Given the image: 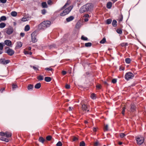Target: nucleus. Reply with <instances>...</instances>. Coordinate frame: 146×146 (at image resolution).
Masks as SVG:
<instances>
[{
	"label": "nucleus",
	"mask_w": 146,
	"mask_h": 146,
	"mask_svg": "<svg viewBox=\"0 0 146 146\" xmlns=\"http://www.w3.org/2000/svg\"><path fill=\"white\" fill-rule=\"evenodd\" d=\"M135 138L137 144L139 145H141L144 142L145 140L144 137L141 136H136Z\"/></svg>",
	"instance_id": "nucleus-1"
},
{
	"label": "nucleus",
	"mask_w": 146,
	"mask_h": 146,
	"mask_svg": "<svg viewBox=\"0 0 146 146\" xmlns=\"http://www.w3.org/2000/svg\"><path fill=\"white\" fill-rule=\"evenodd\" d=\"M73 8V6H70L68 8L65 9L63 12L60 14L61 16H63L68 14L71 11Z\"/></svg>",
	"instance_id": "nucleus-2"
},
{
	"label": "nucleus",
	"mask_w": 146,
	"mask_h": 146,
	"mask_svg": "<svg viewBox=\"0 0 146 146\" xmlns=\"http://www.w3.org/2000/svg\"><path fill=\"white\" fill-rule=\"evenodd\" d=\"M37 34V33L36 31H34L31 34V40L33 42H35L37 41V39L36 38Z\"/></svg>",
	"instance_id": "nucleus-3"
},
{
	"label": "nucleus",
	"mask_w": 146,
	"mask_h": 146,
	"mask_svg": "<svg viewBox=\"0 0 146 146\" xmlns=\"http://www.w3.org/2000/svg\"><path fill=\"white\" fill-rule=\"evenodd\" d=\"M134 76V75L131 72L127 73L125 75V78L127 80L132 78Z\"/></svg>",
	"instance_id": "nucleus-4"
},
{
	"label": "nucleus",
	"mask_w": 146,
	"mask_h": 146,
	"mask_svg": "<svg viewBox=\"0 0 146 146\" xmlns=\"http://www.w3.org/2000/svg\"><path fill=\"white\" fill-rule=\"evenodd\" d=\"M13 31V29L12 27L9 26L5 29V32L8 35L11 34Z\"/></svg>",
	"instance_id": "nucleus-5"
},
{
	"label": "nucleus",
	"mask_w": 146,
	"mask_h": 146,
	"mask_svg": "<svg viewBox=\"0 0 146 146\" xmlns=\"http://www.w3.org/2000/svg\"><path fill=\"white\" fill-rule=\"evenodd\" d=\"M7 48L8 49H6L5 51V53H7L9 55L12 56L14 53V51L11 49L9 48L8 47H7L6 48L7 49Z\"/></svg>",
	"instance_id": "nucleus-6"
},
{
	"label": "nucleus",
	"mask_w": 146,
	"mask_h": 146,
	"mask_svg": "<svg viewBox=\"0 0 146 146\" xmlns=\"http://www.w3.org/2000/svg\"><path fill=\"white\" fill-rule=\"evenodd\" d=\"M85 6L87 9V11H90L92 10L93 8V5L91 3H87L85 5Z\"/></svg>",
	"instance_id": "nucleus-7"
},
{
	"label": "nucleus",
	"mask_w": 146,
	"mask_h": 146,
	"mask_svg": "<svg viewBox=\"0 0 146 146\" xmlns=\"http://www.w3.org/2000/svg\"><path fill=\"white\" fill-rule=\"evenodd\" d=\"M5 135V133L3 132H0V135L2 136L1 137L0 139L2 141H5L6 142H8L9 141V140L6 138H5L3 136H4Z\"/></svg>",
	"instance_id": "nucleus-8"
},
{
	"label": "nucleus",
	"mask_w": 146,
	"mask_h": 146,
	"mask_svg": "<svg viewBox=\"0 0 146 146\" xmlns=\"http://www.w3.org/2000/svg\"><path fill=\"white\" fill-rule=\"evenodd\" d=\"M43 22L39 24L38 25V29L39 30L44 29L46 28V27Z\"/></svg>",
	"instance_id": "nucleus-9"
},
{
	"label": "nucleus",
	"mask_w": 146,
	"mask_h": 146,
	"mask_svg": "<svg viewBox=\"0 0 146 146\" xmlns=\"http://www.w3.org/2000/svg\"><path fill=\"white\" fill-rule=\"evenodd\" d=\"M86 11H87L85 5L82 7L80 10V12L81 13H83Z\"/></svg>",
	"instance_id": "nucleus-10"
},
{
	"label": "nucleus",
	"mask_w": 146,
	"mask_h": 146,
	"mask_svg": "<svg viewBox=\"0 0 146 146\" xmlns=\"http://www.w3.org/2000/svg\"><path fill=\"white\" fill-rule=\"evenodd\" d=\"M43 23L44 24V25L46 28L49 27L51 24V22L49 21H44L43 22Z\"/></svg>",
	"instance_id": "nucleus-11"
},
{
	"label": "nucleus",
	"mask_w": 146,
	"mask_h": 146,
	"mask_svg": "<svg viewBox=\"0 0 146 146\" xmlns=\"http://www.w3.org/2000/svg\"><path fill=\"white\" fill-rule=\"evenodd\" d=\"M4 43L6 45L9 46H11L12 45L11 42L9 40H5Z\"/></svg>",
	"instance_id": "nucleus-12"
},
{
	"label": "nucleus",
	"mask_w": 146,
	"mask_h": 146,
	"mask_svg": "<svg viewBox=\"0 0 146 146\" xmlns=\"http://www.w3.org/2000/svg\"><path fill=\"white\" fill-rule=\"evenodd\" d=\"M22 46V43L21 42H18L16 43V48L18 49L21 48Z\"/></svg>",
	"instance_id": "nucleus-13"
},
{
	"label": "nucleus",
	"mask_w": 146,
	"mask_h": 146,
	"mask_svg": "<svg viewBox=\"0 0 146 146\" xmlns=\"http://www.w3.org/2000/svg\"><path fill=\"white\" fill-rule=\"evenodd\" d=\"M135 106L133 104H131L130 105V111L131 112H133L135 111L136 109Z\"/></svg>",
	"instance_id": "nucleus-14"
},
{
	"label": "nucleus",
	"mask_w": 146,
	"mask_h": 146,
	"mask_svg": "<svg viewBox=\"0 0 146 146\" xmlns=\"http://www.w3.org/2000/svg\"><path fill=\"white\" fill-rule=\"evenodd\" d=\"M71 3V1L70 0H68L67 2L64 6L62 8V9H65L67 6L69 5Z\"/></svg>",
	"instance_id": "nucleus-15"
},
{
	"label": "nucleus",
	"mask_w": 146,
	"mask_h": 146,
	"mask_svg": "<svg viewBox=\"0 0 146 146\" xmlns=\"http://www.w3.org/2000/svg\"><path fill=\"white\" fill-rule=\"evenodd\" d=\"M82 108L83 111H85L87 110L88 107L86 104H84L82 105Z\"/></svg>",
	"instance_id": "nucleus-16"
},
{
	"label": "nucleus",
	"mask_w": 146,
	"mask_h": 146,
	"mask_svg": "<svg viewBox=\"0 0 146 146\" xmlns=\"http://www.w3.org/2000/svg\"><path fill=\"white\" fill-rule=\"evenodd\" d=\"M74 18L73 16H70L66 19V21L67 22H69L73 20Z\"/></svg>",
	"instance_id": "nucleus-17"
},
{
	"label": "nucleus",
	"mask_w": 146,
	"mask_h": 146,
	"mask_svg": "<svg viewBox=\"0 0 146 146\" xmlns=\"http://www.w3.org/2000/svg\"><path fill=\"white\" fill-rule=\"evenodd\" d=\"M5 136L7 137H9L11 136L12 133L10 132L7 131L5 132Z\"/></svg>",
	"instance_id": "nucleus-18"
},
{
	"label": "nucleus",
	"mask_w": 146,
	"mask_h": 146,
	"mask_svg": "<svg viewBox=\"0 0 146 146\" xmlns=\"http://www.w3.org/2000/svg\"><path fill=\"white\" fill-rule=\"evenodd\" d=\"M82 25L80 22L78 21L76 23V27L77 29L80 28Z\"/></svg>",
	"instance_id": "nucleus-19"
},
{
	"label": "nucleus",
	"mask_w": 146,
	"mask_h": 146,
	"mask_svg": "<svg viewBox=\"0 0 146 146\" xmlns=\"http://www.w3.org/2000/svg\"><path fill=\"white\" fill-rule=\"evenodd\" d=\"M112 6V3L111 2H109L107 3L106 7L108 9H110Z\"/></svg>",
	"instance_id": "nucleus-20"
},
{
	"label": "nucleus",
	"mask_w": 146,
	"mask_h": 146,
	"mask_svg": "<svg viewBox=\"0 0 146 146\" xmlns=\"http://www.w3.org/2000/svg\"><path fill=\"white\" fill-rule=\"evenodd\" d=\"M41 84L39 83L36 84L35 86V88L36 89H39L41 87Z\"/></svg>",
	"instance_id": "nucleus-21"
},
{
	"label": "nucleus",
	"mask_w": 146,
	"mask_h": 146,
	"mask_svg": "<svg viewBox=\"0 0 146 146\" xmlns=\"http://www.w3.org/2000/svg\"><path fill=\"white\" fill-rule=\"evenodd\" d=\"M51 79L50 77H46L45 78L44 80L46 82H50L51 81Z\"/></svg>",
	"instance_id": "nucleus-22"
},
{
	"label": "nucleus",
	"mask_w": 146,
	"mask_h": 146,
	"mask_svg": "<svg viewBox=\"0 0 146 146\" xmlns=\"http://www.w3.org/2000/svg\"><path fill=\"white\" fill-rule=\"evenodd\" d=\"M29 20V17H24L22 19V21H26Z\"/></svg>",
	"instance_id": "nucleus-23"
},
{
	"label": "nucleus",
	"mask_w": 146,
	"mask_h": 146,
	"mask_svg": "<svg viewBox=\"0 0 146 146\" xmlns=\"http://www.w3.org/2000/svg\"><path fill=\"white\" fill-rule=\"evenodd\" d=\"M30 29V26L28 25H26L25 28V31H29Z\"/></svg>",
	"instance_id": "nucleus-24"
},
{
	"label": "nucleus",
	"mask_w": 146,
	"mask_h": 146,
	"mask_svg": "<svg viewBox=\"0 0 146 146\" xmlns=\"http://www.w3.org/2000/svg\"><path fill=\"white\" fill-rule=\"evenodd\" d=\"M33 85L32 84H29L27 88L29 90H32L33 88Z\"/></svg>",
	"instance_id": "nucleus-25"
},
{
	"label": "nucleus",
	"mask_w": 146,
	"mask_h": 146,
	"mask_svg": "<svg viewBox=\"0 0 146 146\" xmlns=\"http://www.w3.org/2000/svg\"><path fill=\"white\" fill-rule=\"evenodd\" d=\"M125 60L126 63L129 64L131 62V60L130 58H125Z\"/></svg>",
	"instance_id": "nucleus-26"
},
{
	"label": "nucleus",
	"mask_w": 146,
	"mask_h": 146,
	"mask_svg": "<svg viewBox=\"0 0 146 146\" xmlns=\"http://www.w3.org/2000/svg\"><path fill=\"white\" fill-rule=\"evenodd\" d=\"M38 140L40 142L43 143L45 140L43 137H40L39 138Z\"/></svg>",
	"instance_id": "nucleus-27"
},
{
	"label": "nucleus",
	"mask_w": 146,
	"mask_h": 146,
	"mask_svg": "<svg viewBox=\"0 0 146 146\" xmlns=\"http://www.w3.org/2000/svg\"><path fill=\"white\" fill-rule=\"evenodd\" d=\"M117 22L115 20H113L112 23L113 26L114 27H116L117 26Z\"/></svg>",
	"instance_id": "nucleus-28"
},
{
	"label": "nucleus",
	"mask_w": 146,
	"mask_h": 146,
	"mask_svg": "<svg viewBox=\"0 0 146 146\" xmlns=\"http://www.w3.org/2000/svg\"><path fill=\"white\" fill-rule=\"evenodd\" d=\"M12 88L13 90H15L16 88H18L17 85L16 84H14V83L12 84Z\"/></svg>",
	"instance_id": "nucleus-29"
},
{
	"label": "nucleus",
	"mask_w": 146,
	"mask_h": 146,
	"mask_svg": "<svg viewBox=\"0 0 146 146\" xmlns=\"http://www.w3.org/2000/svg\"><path fill=\"white\" fill-rule=\"evenodd\" d=\"M43 76L41 75H40L37 77V79L39 80H43Z\"/></svg>",
	"instance_id": "nucleus-30"
},
{
	"label": "nucleus",
	"mask_w": 146,
	"mask_h": 146,
	"mask_svg": "<svg viewBox=\"0 0 146 146\" xmlns=\"http://www.w3.org/2000/svg\"><path fill=\"white\" fill-rule=\"evenodd\" d=\"M6 26V24L3 23H1L0 24V28H3Z\"/></svg>",
	"instance_id": "nucleus-31"
},
{
	"label": "nucleus",
	"mask_w": 146,
	"mask_h": 146,
	"mask_svg": "<svg viewBox=\"0 0 146 146\" xmlns=\"http://www.w3.org/2000/svg\"><path fill=\"white\" fill-rule=\"evenodd\" d=\"M42 6L43 8H47V4L45 2H43L42 3Z\"/></svg>",
	"instance_id": "nucleus-32"
},
{
	"label": "nucleus",
	"mask_w": 146,
	"mask_h": 146,
	"mask_svg": "<svg viewBox=\"0 0 146 146\" xmlns=\"http://www.w3.org/2000/svg\"><path fill=\"white\" fill-rule=\"evenodd\" d=\"M11 15L13 17H15L17 15V13L15 11H12L11 13Z\"/></svg>",
	"instance_id": "nucleus-33"
},
{
	"label": "nucleus",
	"mask_w": 146,
	"mask_h": 146,
	"mask_svg": "<svg viewBox=\"0 0 146 146\" xmlns=\"http://www.w3.org/2000/svg\"><path fill=\"white\" fill-rule=\"evenodd\" d=\"M72 141H76L78 140V138L77 137L73 136L72 137Z\"/></svg>",
	"instance_id": "nucleus-34"
},
{
	"label": "nucleus",
	"mask_w": 146,
	"mask_h": 146,
	"mask_svg": "<svg viewBox=\"0 0 146 146\" xmlns=\"http://www.w3.org/2000/svg\"><path fill=\"white\" fill-rule=\"evenodd\" d=\"M92 44L91 42H88L85 43V46L86 47H90L91 46Z\"/></svg>",
	"instance_id": "nucleus-35"
},
{
	"label": "nucleus",
	"mask_w": 146,
	"mask_h": 146,
	"mask_svg": "<svg viewBox=\"0 0 146 146\" xmlns=\"http://www.w3.org/2000/svg\"><path fill=\"white\" fill-rule=\"evenodd\" d=\"M3 43H0V50H2L3 49V46H5Z\"/></svg>",
	"instance_id": "nucleus-36"
},
{
	"label": "nucleus",
	"mask_w": 146,
	"mask_h": 146,
	"mask_svg": "<svg viewBox=\"0 0 146 146\" xmlns=\"http://www.w3.org/2000/svg\"><path fill=\"white\" fill-rule=\"evenodd\" d=\"M106 42V39L104 37L103 39L100 41V43L101 44H104Z\"/></svg>",
	"instance_id": "nucleus-37"
},
{
	"label": "nucleus",
	"mask_w": 146,
	"mask_h": 146,
	"mask_svg": "<svg viewBox=\"0 0 146 146\" xmlns=\"http://www.w3.org/2000/svg\"><path fill=\"white\" fill-rule=\"evenodd\" d=\"M2 21H5L7 19V18L5 16H2L0 17Z\"/></svg>",
	"instance_id": "nucleus-38"
},
{
	"label": "nucleus",
	"mask_w": 146,
	"mask_h": 146,
	"mask_svg": "<svg viewBox=\"0 0 146 146\" xmlns=\"http://www.w3.org/2000/svg\"><path fill=\"white\" fill-rule=\"evenodd\" d=\"M112 22V20L110 19H108L106 20V23L107 24H109L111 23V22Z\"/></svg>",
	"instance_id": "nucleus-39"
},
{
	"label": "nucleus",
	"mask_w": 146,
	"mask_h": 146,
	"mask_svg": "<svg viewBox=\"0 0 146 146\" xmlns=\"http://www.w3.org/2000/svg\"><path fill=\"white\" fill-rule=\"evenodd\" d=\"M91 98L93 99H95L96 98V95L94 94H92L91 95Z\"/></svg>",
	"instance_id": "nucleus-40"
},
{
	"label": "nucleus",
	"mask_w": 146,
	"mask_h": 146,
	"mask_svg": "<svg viewBox=\"0 0 146 146\" xmlns=\"http://www.w3.org/2000/svg\"><path fill=\"white\" fill-rule=\"evenodd\" d=\"M108 125H106L104 126V131H106L108 130Z\"/></svg>",
	"instance_id": "nucleus-41"
},
{
	"label": "nucleus",
	"mask_w": 146,
	"mask_h": 146,
	"mask_svg": "<svg viewBox=\"0 0 146 146\" xmlns=\"http://www.w3.org/2000/svg\"><path fill=\"white\" fill-rule=\"evenodd\" d=\"M116 31L117 33L119 34H121L122 33V30L120 29H117Z\"/></svg>",
	"instance_id": "nucleus-42"
},
{
	"label": "nucleus",
	"mask_w": 146,
	"mask_h": 146,
	"mask_svg": "<svg viewBox=\"0 0 146 146\" xmlns=\"http://www.w3.org/2000/svg\"><path fill=\"white\" fill-rule=\"evenodd\" d=\"M85 143L84 141H82L80 143V146H85Z\"/></svg>",
	"instance_id": "nucleus-43"
},
{
	"label": "nucleus",
	"mask_w": 146,
	"mask_h": 146,
	"mask_svg": "<svg viewBox=\"0 0 146 146\" xmlns=\"http://www.w3.org/2000/svg\"><path fill=\"white\" fill-rule=\"evenodd\" d=\"M125 136V134L123 133H120L119 136L120 137L122 138L124 137Z\"/></svg>",
	"instance_id": "nucleus-44"
},
{
	"label": "nucleus",
	"mask_w": 146,
	"mask_h": 146,
	"mask_svg": "<svg viewBox=\"0 0 146 146\" xmlns=\"http://www.w3.org/2000/svg\"><path fill=\"white\" fill-rule=\"evenodd\" d=\"M5 60V59H1L0 60V63L4 64Z\"/></svg>",
	"instance_id": "nucleus-45"
},
{
	"label": "nucleus",
	"mask_w": 146,
	"mask_h": 146,
	"mask_svg": "<svg viewBox=\"0 0 146 146\" xmlns=\"http://www.w3.org/2000/svg\"><path fill=\"white\" fill-rule=\"evenodd\" d=\"M81 38L82 40H88V38L87 37L84 36H82L81 37Z\"/></svg>",
	"instance_id": "nucleus-46"
},
{
	"label": "nucleus",
	"mask_w": 146,
	"mask_h": 146,
	"mask_svg": "<svg viewBox=\"0 0 146 146\" xmlns=\"http://www.w3.org/2000/svg\"><path fill=\"white\" fill-rule=\"evenodd\" d=\"M57 146H62V144L61 141H59L56 144Z\"/></svg>",
	"instance_id": "nucleus-47"
},
{
	"label": "nucleus",
	"mask_w": 146,
	"mask_h": 146,
	"mask_svg": "<svg viewBox=\"0 0 146 146\" xmlns=\"http://www.w3.org/2000/svg\"><path fill=\"white\" fill-rule=\"evenodd\" d=\"M45 70L47 71H52L53 70L50 67L49 68H45Z\"/></svg>",
	"instance_id": "nucleus-48"
},
{
	"label": "nucleus",
	"mask_w": 146,
	"mask_h": 146,
	"mask_svg": "<svg viewBox=\"0 0 146 146\" xmlns=\"http://www.w3.org/2000/svg\"><path fill=\"white\" fill-rule=\"evenodd\" d=\"M10 62V60H5L4 64H6L9 63Z\"/></svg>",
	"instance_id": "nucleus-49"
},
{
	"label": "nucleus",
	"mask_w": 146,
	"mask_h": 146,
	"mask_svg": "<svg viewBox=\"0 0 146 146\" xmlns=\"http://www.w3.org/2000/svg\"><path fill=\"white\" fill-rule=\"evenodd\" d=\"M52 137L50 136H47L46 137V139L48 141H50L51 140V139Z\"/></svg>",
	"instance_id": "nucleus-50"
},
{
	"label": "nucleus",
	"mask_w": 146,
	"mask_h": 146,
	"mask_svg": "<svg viewBox=\"0 0 146 146\" xmlns=\"http://www.w3.org/2000/svg\"><path fill=\"white\" fill-rule=\"evenodd\" d=\"M31 67H32L33 68V69L35 70H38V68L37 67H35V66H31Z\"/></svg>",
	"instance_id": "nucleus-51"
},
{
	"label": "nucleus",
	"mask_w": 146,
	"mask_h": 146,
	"mask_svg": "<svg viewBox=\"0 0 146 146\" xmlns=\"http://www.w3.org/2000/svg\"><path fill=\"white\" fill-rule=\"evenodd\" d=\"M117 82V79H113L112 80V82L113 84L116 83Z\"/></svg>",
	"instance_id": "nucleus-52"
},
{
	"label": "nucleus",
	"mask_w": 146,
	"mask_h": 146,
	"mask_svg": "<svg viewBox=\"0 0 146 146\" xmlns=\"http://www.w3.org/2000/svg\"><path fill=\"white\" fill-rule=\"evenodd\" d=\"M125 107H124L123 108V110L122 112V113L123 115H124V113L125 111Z\"/></svg>",
	"instance_id": "nucleus-53"
},
{
	"label": "nucleus",
	"mask_w": 146,
	"mask_h": 146,
	"mask_svg": "<svg viewBox=\"0 0 146 146\" xmlns=\"http://www.w3.org/2000/svg\"><path fill=\"white\" fill-rule=\"evenodd\" d=\"M7 0H0V3H6Z\"/></svg>",
	"instance_id": "nucleus-54"
},
{
	"label": "nucleus",
	"mask_w": 146,
	"mask_h": 146,
	"mask_svg": "<svg viewBox=\"0 0 146 146\" xmlns=\"http://www.w3.org/2000/svg\"><path fill=\"white\" fill-rule=\"evenodd\" d=\"M46 11L45 9H44L42 10V13L43 14H45L46 13Z\"/></svg>",
	"instance_id": "nucleus-55"
},
{
	"label": "nucleus",
	"mask_w": 146,
	"mask_h": 146,
	"mask_svg": "<svg viewBox=\"0 0 146 146\" xmlns=\"http://www.w3.org/2000/svg\"><path fill=\"white\" fill-rule=\"evenodd\" d=\"M97 88L98 89H100L101 88V85L100 84L96 86Z\"/></svg>",
	"instance_id": "nucleus-56"
},
{
	"label": "nucleus",
	"mask_w": 146,
	"mask_h": 146,
	"mask_svg": "<svg viewBox=\"0 0 146 146\" xmlns=\"http://www.w3.org/2000/svg\"><path fill=\"white\" fill-rule=\"evenodd\" d=\"M52 1L50 0H48L47 1V3L48 5H51Z\"/></svg>",
	"instance_id": "nucleus-57"
},
{
	"label": "nucleus",
	"mask_w": 146,
	"mask_h": 146,
	"mask_svg": "<svg viewBox=\"0 0 146 146\" xmlns=\"http://www.w3.org/2000/svg\"><path fill=\"white\" fill-rule=\"evenodd\" d=\"M65 88L66 89H69L70 88V86L68 84H66L65 86Z\"/></svg>",
	"instance_id": "nucleus-58"
},
{
	"label": "nucleus",
	"mask_w": 146,
	"mask_h": 146,
	"mask_svg": "<svg viewBox=\"0 0 146 146\" xmlns=\"http://www.w3.org/2000/svg\"><path fill=\"white\" fill-rule=\"evenodd\" d=\"M123 19V16L121 15V18H120L119 19V21H122Z\"/></svg>",
	"instance_id": "nucleus-59"
},
{
	"label": "nucleus",
	"mask_w": 146,
	"mask_h": 146,
	"mask_svg": "<svg viewBox=\"0 0 146 146\" xmlns=\"http://www.w3.org/2000/svg\"><path fill=\"white\" fill-rule=\"evenodd\" d=\"M25 35V34L24 33H20V35L22 37H23Z\"/></svg>",
	"instance_id": "nucleus-60"
},
{
	"label": "nucleus",
	"mask_w": 146,
	"mask_h": 146,
	"mask_svg": "<svg viewBox=\"0 0 146 146\" xmlns=\"http://www.w3.org/2000/svg\"><path fill=\"white\" fill-rule=\"evenodd\" d=\"M125 44H127V43H123L121 44V45L122 46H125Z\"/></svg>",
	"instance_id": "nucleus-61"
},
{
	"label": "nucleus",
	"mask_w": 146,
	"mask_h": 146,
	"mask_svg": "<svg viewBox=\"0 0 146 146\" xmlns=\"http://www.w3.org/2000/svg\"><path fill=\"white\" fill-rule=\"evenodd\" d=\"M66 72L65 71H63L62 72V73L63 75H65L66 74Z\"/></svg>",
	"instance_id": "nucleus-62"
},
{
	"label": "nucleus",
	"mask_w": 146,
	"mask_h": 146,
	"mask_svg": "<svg viewBox=\"0 0 146 146\" xmlns=\"http://www.w3.org/2000/svg\"><path fill=\"white\" fill-rule=\"evenodd\" d=\"M5 90V88H2L0 90V92L2 93H3V92Z\"/></svg>",
	"instance_id": "nucleus-63"
},
{
	"label": "nucleus",
	"mask_w": 146,
	"mask_h": 146,
	"mask_svg": "<svg viewBox=\"0 0 146 146\" xmlns=\"http://www.w3.org/2000/svg\"><path fill=\"white\" fill-rule=\"evenodd\" d=\"M98 144V142H95L94 143V145L95 146H97Z\"/></svg>",
	"instance_id": "nucleus-64"
}]
</instances>
